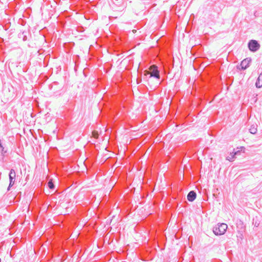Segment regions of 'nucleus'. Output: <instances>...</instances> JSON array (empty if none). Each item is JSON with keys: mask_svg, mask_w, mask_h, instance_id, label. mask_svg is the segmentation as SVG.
I'll return each instance as SVG.
<instances>
[{"mask_svg": "<svg viewBox=\"0 0 262 262\" xmlns=\"http://www.w3.org/2000/svg\"><path fill=\"white\" fill-rule=\"evenodd\" d=\"M227 225L225 223H219L213 228V232L216 235H223L227 229Z\"/></svg>", "mask_w": 262, "mask_h": 262, "instance_id": "obj_1", "label": "nucleus"}, {"mask_svg": "<svg viewBox=\"0 0 262 262\" xmlns=\"http://www.w3.org/2000/svg\"><path fill=\"white\" fill-rule=\"evenodd\" d=\"M248 47L249 50L253 52H255L260 48V45L256 40H250L248 43Z\"/></svg>", "mask_w": 262, "mask_h": 262, "instance_id": "obj_2", "label": "nucleus"}, {"mask_svg": "<svg viewBox=\"0 0 262 262\" xmlns=\"http://www.w3.org/2000/svg\"><path fill=\"white\" fill-rule=\"evenodd\" d=\"M251 61L250 58H246L243 60L239 65L236 66L237 69L241 71L247 69L249 67V64Z\"/></svg>", "mask_w": 262, "mask_h": 262, "instance_id": "obj_3", "label": "nucleus"}, {"mask_svg": "<svg viewBox=\"0 0 262 262\" xmlns=\"http://www.w3.org/2000/svg\"><path fill=\"white\" fill-rule=\"evenodd\" d=\"M149 70L151 72L150 77H154L156 79H160V72L157 66L155 64L151 65L149 68Z\"/></svg>", "mask_w": 262, "mask_h": 262, "instance_id": "obj_4", "label": "nucleus"}, {"mask_svg": "<svg viewBox=\"0 0 262 262\" xmlns=\"http://www.w3.org/2000/svg\"><path fill=\"white\" fill-rule=\"evenodd\" d=\"M16 173L14 169H11L9 173V187H11L14 183Z\"/></svg>", "mask_w": 262, "mask_h": 262, "instance_id": "obj_5", "label": "nucleus"}, {"mask_svg": "<svg viewBox=\"0 0 262 262\" xmlns=\"http://www.w3.org/2000/svg\"><path fill=\"white\" fill-rule=\"evenodd\" d=\"M196 193L193 190H191L190 192H189L187 196V200L189 202H193L196 199Z\"/></svg>", "mask_w": 262, "mask_h": 262, "instance_id": "obj_6", "label": "nucleus"}, {"mask_svg": "<svg viewBox=\"0 0 262 262\" xmlns=\"http://www.w3.org/2000/svg\"><path fill=\"white\" fill-rule=\"evenodd\" d=\"M255 86L257 88H261L262 87V71L256 80Z\"/></svg>", "mask_w": 262, "mask_h": 262, "instance_id": "obj_7", "label": "nucleus"}, {"mask_svg": "<svg viewBox=\"0 0 262 262\" xmlns=\"http://www.w3.org/2000/svg\"><path fill=\"white\" fill-rule=\"evenodd\" d=\"M27 31H23L18 34V37L22 38L24 41H26L27 39Z\"/></svg>", "mask_w": 262, "mask_h": 262, "instance_id": "obj_8", "label": "nucleus"}, {"mask_svg": "<svg viewBox=\"0 0 262 262\" xmlns=\"http://www.w3.org/2000/svg\"><path fill=\"white\" fill-rule=\"evenodd\" d=\"M239 152V151H235L234 152L231 153L230 154V156L227 157V160H229L230 161H232L233 159L234 158L235 155H236Z\"/></svg>", "mask_w": 262, "mask_h": 262, "instance_id": "obj_9", "label": "nucleus"}, {"mask_svg": "<svg viewBox=\"0 0 262 262\" xmlns=\"http://www.w3.org/2000/svg\"><path fill=\"white\" fill-rule=\"evenodd\" d=\"M249 132L250 133H251L252 134H256V133L257 132L256 126L254 125H252L249 129Z\"/></svg>", "mask_w": 262, "mask_h": 262, "instance_id": "obj_10", "label": "nucleus"}, {"mask_svg": "<svg viewBox=\"0 0 262 262\" xmlns=\"http://www.w3.org/2000/svg\"><path fill=\"white\" fill-rule=\"evenodd\" d=\"M237 227L240 228L241 230L244 229V224L241 220L237 223Z\"/></svg>", "mask_w": 262, "mask_h": 262, "instance_id": "obj_11", "label": "nucleus"}, {"mask_svg": "<svg viewBox=\"0 0 262 262\" xmlns=\"http://www.w3.org/2000/svg\"><path fill=\"white\" fill-rule=\"evenodd\" d=\"M48 186L51 189H53L55 187L54 184L51 180H50L48 183Z\"/></svg>", "mask_w": 262, "mask_h": 262, "instance_id": "obj_12", "label": "nucleus"}, {"mask_svg": "<svg viewBox=\"0 0 262 262\" xmlns=\"http://www.w3.org/2000/svg\"><path fill=\"white\" fill-rule=\"evenodd\" d=\"M10 188H11V187H9V186H8V188H7V190H8V191L10 190Z\"/></svg>", "mask_w": 262, "mask_h": 262, "instance_id": "obj_13", "label": "nucleus"}]
</instances>
